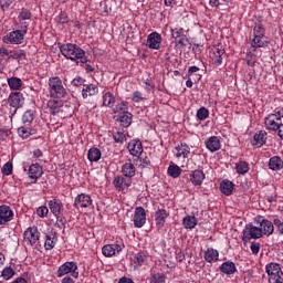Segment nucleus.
<instances>
[{"label":"nucleus","mask_w":283,"mask_h":283,"mask_svg":"<svg viewBox=\"0 0 283 283\" xmlns=\"http://www.w3.org/2000/svg\"><path fill=\"white\" fill-rule=\"evenodd\" d=\"M25 34H28V24L21 23V30L11 31L2 41L7 44L21 45L23 39H25Z\"/></svg>","instance_id":"nucleus-3"},{"label":"nucleus","mask_w":283,"mask_h":283,"mask_svg":"<svg viewBox=\"0 0 283 283\" xmlns=\"http://www.w3.org/2000/svg\"><path fill=\"white\" fill-rule=\"evenodd\" d=\"M163 43V35L158 32H153L147 36V46L149 50H158Z\"/></svg>","instance_id":"nucleus-13"},{"label":"nucleus","mask_w":283,"mask_h":283,"mask_svg":"<svg viewBox=\"0 0 283 283\" xmlns=\"http://www.w3.org/2000/svg\"><path fill=\"white\" fill-rule=\"evenodd\" d=\"M74 207L76 209H87L92 207V197L87 193H81L75 198Z\"/></svg>","instance_id":"nucleus-14"},{"label":"nucleus","mask_w":283,"mask_h":283,"mask_svg":"<svg viewBox=\"0 0 283 283\" xmlns=\"http://www.w3.org/2000/svg\"><path fill=\"white\" fill-rule=\"evenodd\" d=\"M253 138L255 143H266V140L271 142V137L266 130H259Z\"/></svg>","instance_id":"nucleus-38"},{"label":"nucleus","mask_w":283,"mask_h":283,"mask_svg":"<svg viewBox=\"0 0 283 283\" xmlns=\"http://www.w3.org/2000/svg\"><path fill=\"white\" fill-rule=\"evenodd\" d=\"M49 94L51 98H65L67 90L63 87V81L59 76L49 78Z\"/></svg>","instance_id":"nucleus-2"},{"label":"nucleus","mask_w":283,"mask_h":283,"mask_svg":"<svg viewBox=\"0 0 283 283\" xmlns=\"http://www.w3.org/2000/svg\"><path fill=\"white\" fill-rule=\"evenodd\" d=\"M273 224L277 227L279 232L283 235V221L276 218L273 220Z\"/></svg>","instance_id":"nucleus-62"},{"label":"nucleus","mask_w":283,"mask_h":283,"mask_svg":"<svg viewBox=\"0 0 283 283\" xmlns=\"http://www.w3.org/2000/svg\"><path fill=\"white\" fill-rule=\"evenodd\" d=\"M269 168L272 169V171H280V169H283L282 158L280 157L270 158Z\"/></svg>","instance_id":"nucleus-31"},{"label":"nucleus","mask_w":283,"mask_h":283,"mask_svg":"<svg viewBox=\"0 0 283 283\" xmlns=\"http://www.w3.org/2000/svg\"><path fill=\"white\" fill-rule=\"evenodd\" d=\"M10 90L19 91L23 87V81L20 77L12 76L7 80Z\"/></svg>","instance_id":"nucleus-28"},{"label":"nucleus","mask_w":283,"mask_h":283,"mask_svg":"<svg viewBox=\"0 0 283 283\" xmlns=\"http://www.w3.org/2000/svg\"><path fill=\"white\" fill-rule=\"evenodd\" d=\"M120 251H123L120 244H107L102 249V253L105 258H112V255H116V253H120Z\"/></svg>","instance_id":"nucleus-16"},{"label":"nucleus","mask_w":283,"mask_h":283,"mask_svg":"<svg viewBox=\"0 0 283 283\" xmlns=\"http://www.w3.org/2000/svg\"><path fill=\"white\" fill-rule=\"evenodd\" d=\"M264 39L263 35H254V39L252 40V48H264Z\"/></svg>","instance_id":"nucleus-49"},{"label":"nucleus","mask_w":283,"mask_h":283,"mask_svg":"<svg viewBox=\"0 0 283 283\" xmlns=\"http://www.w3.org/2000/svg\"><path fill=\"white\" fill-rule=\"evenodd\" d=\"M98 92V86L96 84H85L82 88L83 98H87L88 96H96Z\"/></svg>","instance_id":"nucleus-20"},{"label":"nucleus","mask_w":283,"mask_h":283,"mask_svg":"<svg viewBox=\"0 0 283 283\" xmlns=\"http://www.w3.org/2000/svg\"><path fill=\"white\" fill-rule=\"evenodd\" d=\"M28 174H29V178L34 180L33 182H36V180H39V178L43 176V168L39 164H32L29 167Z\"/></svg>","instance_id":"nucleus-18"},{"label":"nucleus","mask_w":283,"mask_h":283,"mask_svg":"<svg viewBox=\"0 0 283 283\" xmlns=\"http://www.w3.org/2000/svg\"><path fill=\"white\" fill-rule=\"evenodd\" d=\"M115 143H125L127 140V135L124 132L118 130L113 135Z\"/></svg>","instance_id":"nucleus-50"},{"label":"nucleus","mask_w":283,"mask_h":283,"mask_svg":"<svg viewBox=\"0 0 283 283\" xmlns=\"http://www.w3.org/2000/svg\"><path fill=\"white\" fill-rule=\"evenodd\" d=\"M20 21H30L32 19V12L30 10L22 8L21 12L19 13Z\"/></svg>","instance_id":"nucleus-45"},{"label":"nucleus","mask_w":283,"mask_h":283,"mask_svg":"<svg viewBox=\"0 0 283 283\" xmlns=\"http://www.w3.org/2000/svg\"><path fill=\"white\" fill-rule=\"evenodd\" d=\"M87 158L90 163H98L101 160V149L94 147L90 148Z\"/></svg>","instance_id":"nucleus-35"},{"label":"nucleus","mask_w":283,"mask_h":283,"mask_svg":"<svg viewBox=\"0 0 283 283\" xmlns=\"http://www.w3.org/2000/svg\"><path fill=\"white\" fill-rule=\"evenodd\" d=\"M250 249L254 255H258L260 253V243L252 242Z\"/></svg>","instance_id":"nucleus-63"},{"label":"nucleus","mask_w":283,"mask_h":283,"mask_svg":"<svg viewBox=\"0 0 283 283\" xmlns=\"http://www.w3.org/2000/svg\"><path fill=\"white\" fill-rule=\"evenodd\" d=\"M145 260H147V256L143 252H139L135 255L134 263L137 266H143V264H145Z\"/></svg>","instance_id":"nucleus-47"},{"label":"nucleus","mask_w":283,"mask_h":283,"mask_svg":"<svg viewBox=\"0 0 283 283\" xmlns=\"http://www.w3.org/2000/svg\"><path fill=\"white\" fill-rule=\"evenodd\" d=\"M176 45H180V48H187V43H189V39L187 35H181V38L175 39Z\"/></svg>","instance_id":"nucleus-55"},{"label":"nucleus","mask_w":283,"mask_h":283,"mask_svg":"<svg viewBox=\"0 0 283 283\" xmlns=\"http://www.w3.org/2000/svg\"><path fill=\"white\" fill-rule=\"evenodd\" d=\"M60 52L62 55H64L65 59H69L70 61H73V63H76V65H85L87 63V56H85V51L81 49L77 44L73 43H66L60 45Z\"/></svg>","instance_id":"nucleus-1"},{"label":"nucleus","mask_w":283,"mask_h":283,"mask_svg":"<svg viewBox=\"0 0 283 283\" xmlns=\"http://www.w3.org/2000/svg\"><path fill=\"white\" fill-rule=\"evenodd\" d=\"M39 229L36 228H29L24 232V240L33 247V244H36L39 242Z\"/></svg>","instance_id":"nucleus-15"},{"label":"nucleus","mask_w":283,"mask_h":283,"mask_svg":"<svg viewBox=\"0 0 283 283\" xmlns=\"http://www.w3.org/2000/svg\"><path fill=\"white\" fill-rule=\"evenodd\" d=\"M203 180H205V172L202 170H195L191 172L190 182H192L195 187L202 185Z\"/></svg>","instance_id":"nucleus-21"},{"label":"nucleus","mask_w":283,"mask_h":283,"mask_svg":"<svg viewBox=\"0 0 283 283\" xmlns=\"http://www.w3.org/2000/svg\"><path fill=\"white\" fill-rule=\"evenodd\" d=\"M8 59H13V61H23V59H28V53H25V50L23 49L11 50L9 51Z\"/></svg>","instance_id":"nucleus-22"},{"label":"nucleus","mask_w":283,"mask_h":283,"mask_svg":"<svg viewBox=\"0 0 283 283\" xmlns=\"http://www.w3.org/2000/svg\"><path fill=\"white\" fill-rule=\"evenodd\" d=\"M78 265L76 264V262L71 261V262H65L62 265H60L57 272H56V276L57 277H63V275H67L69 273H71L72 277H74V280L78 279Z\"/></svg>","instance_id":"nucleus-6"},{"label":"nucleus","mask_w":283,"mask_h":283,"mask_svg":"<svg viewBox=\"0 0 283 283\" xmlns=\"http://www.w3.org/2000/svg\"><path fill=\"white\" fill-rule=\"evenodd\" d=\"M62 106H63V102L59 99H51L48 103L49 112L52 116H56V114H59Z\"/></svg>","instance_id":"nucleus-23"},{"label":"nucleus","mask_w":283,"mask_h":283,"mask_svg":"<svg viewBox=\"0 0 283 283\" xmlns=\"http://www.w3.org/2000/svg\"><path fill=\"white\" fill-rule=\"evenodd\" d=\"M132 101H133L134 103H140V101H145V97H143V93H142V92L135 91V92L133 93Z\"/></svg>","instance_id":"nucleus-60"},{"label":"nucleus","mask_w":283,"mask_h":283,"mask_svg":"<svg viewBox=\"0 0 283 283\" xmlns=\"http://www.w3.org/2000/svg\"><path fill=\"white\" fill-rule=\"evenodd\" d=\"M12 140V132L0 129V143Z\"/></svg>","instance_id":"nucleus-43"},{"label":"nucleus","mask_w":283,"mask_h":283,"mask_svg":"<svg viewBox=\"0 0 283 283\" xmlns=\"http://www.w3.org/2000/svg\"><path fill=\"white\" fill-rule=\"evenodd\" d=\"M122 171L125 178H134V176H136V168L132 163L125 164L122 168Z\"/></svg>","instance_id":"nucleus-32"},{"label":"nucleus","mask_w":283,"mask_h":283,"mask_svg":"<svg viewBox=\"0 0 283 283\" xmlns=\"http://www.w3.org/2000/svg\"><path fill=\"white\" fill-rule=\"evenodd\" d=\"M247 65L253 67L258 61V57L254 53L248 52L245 55Z\"/></svg>","instance_id":"nucleus-44"},{"label":"nucleus","mask_w":283,"mask_h":283,"mask_svg":"<svg viewBox=\"0 0 283 283\" xmlns=\"http://www.w3.org/2000/svg\"><path fill=\"white\" fill-rule=\"evenodd\" d=\"M220 269H221V273H224V275H233V273L238 271V269L235 268V263L231 261H227L222 263Z\"/></svg>","instance_id":"nucleus-26"},{"label":"nucleus","mask_w":283,"mask_h":283,"mask_svg":"<svg viewBox=\"0 0 283 283\" xmlns=\"http://www.w3.org/2000/svg\"><path fill=\"white\" fill-rule=\"evenodd\" d=\"M255 224H260V229L262 230L263 235H273V231H275V227L273 222L268 219H264L263 216H256L254 218Z\"/></svg>","instance_id":"nucleus-8"},{"label":"nucleus","mask_w":283,"mask_h":283,"mask_svg":"<svg viewBox=\"0 0 283 283\" xmlns=\"http://www.w3.org/2000/svg\"><path fill=\"white\" fill-rule=\"evenodd\" d=\"M13 218L14 211H12V208H10V206H0V227L3 224H8V222L12 221Z\"/></svg>","instance_id":"nucleus-12"},{"label":"nucleus","mask_w":283,"mask_h":283,"mask_svg":"<svg viewBox=\"0 0 283 283\" xmlns=\"http://www.w3.org/2000/svg\"><path fill=\"white\" fill-rule=\"evenodd\" d=\"M218 256H219V253H218V250H214V249H208L205 253V260L206 262H218Z\"/></svg>","instance_id":"nucleus-36"},{"label":"nucleus","mask_w":283,"mask_h":283,"mask_svg":"<svg viewBox=\"0 0 283 283\" xmlns=\"http://www.w3.org/2000/svg\"><path fill=\"white\" fill-rule=\"evenodd\" d=\"M167 218H169V213L167 212V210L158 209L155 212L156 227H158V229H163V227H165Z\"/></svg>","instance_id":"nucleus-17"},{"label":"nucleus","mask_w":283,"mask_h":283,"mask_svg":"<svg viewBox=\"0 0 283 283\" xmlns=\"http://www.w3.org/2000/svg\"><path fill=\"white\" fill-rule=\"evenodd\" d=\"M2 174L4 176H10L12 174V163L8 161L3 165Z\"/></svg>","instance_id":"nucleus-57"},{"label":"nucleus","mask_w":283,"mask_h":283,"mask_svg":"<svg viewBox=\"0 0 283 283\" xmlns=\"http://www.w3.org/2000/svg\"><path fill=\"white\" fill-rule=\"evenodd\" d=\"M55 21L61 24L70 23V17H67V13L61 11L60 14L55 18Z\"/></svg>","instance_id":"nucleus-51"},{"label":"nucleus","mask_w":283,"mask_h":283,"mask_svg":"<svg viewBox=\"0 0 283 283\" xmlns=\"http://www.w3.org/2000/svg\"><path fill=\"white\" fill-rule=\"evenodd\" d=\"M114 103H116V99L112 93L107 92L103 95V105L105 107H114Z\"/></svg>","instance_id":"nucleus-39"},{"label":"nucleus","mask_w":283,"mask_h":283,"mask_svg":"<svg viewBox=\"0 0 283 283\" xmlns=\"http://www.w3.org/2000/svg\"><path fill=\"white\" fill-rule=\"evenodd\" d=\"M9 105L10 107L14 108V114H17V111L21 107H23V104L25 103V98L23 97V93L21 92H12L9 95Z\"/></svg>","instance_id":"nucleus-10"},{"label":"nucleus","mask_w":283,"mask_h":283,"mask_svg":"<svg viewBox=\"0 0 283 283\" xmlns=\"http://www.w3.org/2000/svg\"><path fill=\"white\" fill-rule=\"evenodd\" d=\"M175 151H176L177 158H180V157L187 158V156H189L191 151V148L189 147V145L181 143L175 148Z\"/></svg>","instance_id":"nucleus-25"},{"label":"nucleus","mask_w":283,"mask_h":283,"mask_svg":"<svg viewBox=\"0 0 283 283\" xmlns=\"http://www.w3.org/2000/svg\"><path fill=\"white\" fill-rule=\"evenodd\" d=\"M184 30L182 29H175L172 30V38L176 39H180L181 36H185V34H182Z\"/></svg>","instance_id":"nucleus-64"},{"label":"nucleus","mask_w":283,"mask_h":283,"mask_svg":"<svg viewBox=\"0 0 283 283\" xmlns=\"http://www.w3.org/2000/svg\"><path fill=\"white\" fill-rule=\"evenodd\" d=\"M185 229H196L198 224V219L195 216H187L182 220Z\"/></svg>","instance_id":"nucleus-34"},{"label":"nucleus","mask_w":283,"mask_h":283,"mask_svg":"<svg viewBox=\"0 0 283 283\" xmlns=\"http://www.w3.org/2000/svg\"><path fill=\"white\" fill-rule=\"evenodd\" d=\"M123 182H124L123 177H116L114 179L113 184H114L117 191H124Z\"/></svg>","instance_id":"nucleus-56"},{"label":"nucleus","mask_w":283,"mask_h":283,"mask_svg":"<svg viewBox=\"0 0 283 283\" xmlns=\"http://www.w3.org/2000/svg\"><path fill=\"white\" fill-rule=\"evenodd\" d=\"M114 114H118V116H120V114H129V112L127 111V104H125L124 102L117 104L115 106Z\"/></svg>","instance_id":"nucleus-42"},{"label":"nucleus","mask_w":283,"mask_h":283,"mask_svg":"<svg viewBox=\"0 0 283 283\" xmlns=\"http://www.w3.org/2000/svg\"><path fill=\"white\" fill-rule=\"evenodd\" d=\"M49 211L50 210L48 209V207L41 206L38 208L36 213L40 218H45L48 216Z\"/></svg>","instance_id":"nucleus-61"},{"label":"nucleus","mask_w":283,"mask_h":283,"mask_svg":"<svg viewBox=\"0 0 283 283\" xmlns=\"http://www.w3.org/2000/svg\"><path fill=\"white\" fill-rule=\"evenodd\" d=\"M133 222L134 227H136L137 229H142V227H145V222H147V212L145 211V208L137 207L135 209Z\"/></svg>","instance_id":"nucleus-11"},{"label":"nucleus","mask_w":283,"mask_h":283,"mask_svg":"<svg viewBox=\"0 0 283 283\" xmlns=\"http://www.w3.org/2000/svg\"><path fill=\"white\" fill-rule=\"evenodd\" d=\"M222 56H224V48L222 44H218L211 48L209 57L211 59L213 65H222Z\"/></svg>","instance_id":"nucleus-9"},{"label":"nucleus","mask_w":283,"mask_h":283,"mask_svg":"<svg viewBox=\"0 0 283 283\" xmlns=\"http://www.w3.org/2000/svg\"><path fill=\"white\" fill-rule=\"evenodd\" d=\"M233 182L230 180H223L220 185L221 192L224 193V196H231L233 193Z\"/></svg>","instance_id":"nucleus-33"},{"label":"nucleus","mask_w":283,"mask_h":283,"mask_svg":"<svg viewBox=\"0 0 283 283\" xmlns=\"http://www.w3.org/2000/svg\"><path fill=\"white\" fill-rule=\"evenodd\" d=\"M34 134H36V129L34 128H30V127H25V126H21L18 128V135L20 136V138H30V136H34Z\"/></svg>","instance_id":"nucleus-30"},{"label":"nucleus","mask_w":283,"mask_h":283,"mask_svg":"<svg viewBox=\"0 0 283 283\" xmlns=\"http://www.w3.org/2000/svg\"><path fill=\"white\" fill-rule=\"evenodd\" d=\"M132 113H120L117 120L119 122L120 127H129V125H132Z\"/></svg>","instance_id":"nucleus-29"},{"label":"nucleus","mask_w":283,"mask_h":283,"mask_svg":"<svg viewBox=\"0 0 283 283\" xmlns=\"http://www.w3.org/2000/svg\"><path fill=\"white\" fill-rule=\"evenodd\" d=\"M182 174V169L178 165H171L168 167V175L171 178H178Z\"/></svg>","instance_id":"nucleus-40"},{"label":"nucleus","mask_w":283,"mask_h":283,"mask_svg":"<svg viewBox=\"0 0 283 283\" xmlns=\"http://www.w3.org/2000/svg\"><path fill=\"white\" fill-rule=\"evenodd\" d=\"M206 147L211 153L219 151V149H222V145H220V143H206Z\"/></svg>","instance_id":"nucleus-54"},{"label":"nucleus","mask_w":283,"mask_h":283,"mask_svg":"<svg viewBox=\"0 0 283 283\" xmlns=\"http://www.w3.org/2000/svg\"><path fill=\"white\" fill-rule=\"evenodd\" d=\"M281 125L282 123L275 122V115H268V117H265L266 129H271L272 132H277Z\"/></svg>","instance_id":"nucleus-24"},{"label":"nucleus","mask_w":283,"mask_h":283,"mask_svg":"<svg viewBox=\"0 0 283 283\" xmlns=\"http://www.w3.org/2000/svg\"><path fill=\"white\" fill-rule=\"evenodd\" d=\"M127 149L132 156L137 158V164L139 167H145V165H149L147 159L143 160V143H128Z\"/></svg>","instance_id":"nucleus-5"},{"label":"nucleus","mask_w":283,"mask_h":283,"mask_svg":"<svg viewBox=\"0 0 283 283\" xmlns=\"http://www.w3.org/2000/svg\"><path fill=\"white\" fill-rule=\"evenodd\" d=\"M208 116H209V109H207V107H201L197 111V118L199 120H207Z\"/></svg>","instance_id":"nucleus-48"},{"label":"nucleus","mask_w":283,"mask_h":283,"mask_svg":"<svg viewBox=\"0 0 283 283\" xmlns=\"http://www.w3.org/2000/svg\"><path fill=\"white\" fill-rule=\"evenodd\" d=\"M49 209L55 216H61L63 213V202L59 199H53L49 201Z\"/></svg>","instance_id":"nucleus-19"},{"label":"nucleus","mask_w":283,"mask_h":283,"mask_svg":"<svg viewBox=\"0 0 283 283\" xmlns=\"http://www.w3.org/2000/svg\"><path fill=\"white\" fill-rule=\"evenodd\" d=\"M35 118H36V111L28 109L22 115V123L23 125H32Z\"/></svg>","instance_id":"nucleus-27"},{"label":"nucleus","mask_w":283,"mask_h":283,"mask_svg":"<svg viewBox=\"0 0 283 283\" xmlns=\"http://www.w3.org/2000/svg\"><path fill=\"white\" fill-rule=\"evenodd\" d=\"M12 6V0H0V8L3 12L10 10Z\"/></svg>","instance_id":"nucleus-58"},{"label":"nucleus","mask_w":283,"mask_h":283,"mask_svg":"<svg viewBox=\"0 0 283 283\" xmlns=\"http://www.w3.org/2000/svg\"><path fill=\"white\" fill-rule=\"evenodd\" d=\"M55 217H56L55 227H57V229L65 230V224H67V219H65V217H63L61 214L55 216Z\"/></svg>","instance_id":"nucleus-46"},{"label":"nucleus","mask_w":283,"mask_h":283,"mask_svg":"<svg viewBox=\"0 0 283 283\" xmlns=\"http://www.w3.org/2000/svg\"><path fill=\"white\" fill-rule=\"evenodd\" d=\"M55 244H56V235L46 234L45 242H44V247H45L46 251H52V249H54Z\"/></svg>","instance_id":"nucleus-37"},{"label":"nucleus","mask_w":283,"mask_h":283,"mask_svg":"<svg viewBox=\"0 0 283 283\" xmlns=\"http://www.w3.org/2000/svg\"><path fill=\"white\" fill-rule=\"evenodd\" d=\"M85 83L86 80L81 76H76L73 81H71V85H73V87H85Z\"/></svg>","instance_id":"nucleus-53"},{"label":"nucleus","mask_w":283,"mask_h":283,"mask_svg":"<svg viewBox=\"0 0 283 283\" xmlns=\"http://www.w3.org/2000/svg\"><path fill=\"white\" fill-rule=\"evenodd\" d=\"M262 238V230L260 227H255L252 223L245 226L243 230V242H249V240H258Z\"/></svg>","instance_id":"nucleus-7"},{"label":"nucleus","mask_w":283,"mask_h":283,"mask_svg":"<svg viewBox=\"0 0 283 283\" xmlns=\"http://www.w3.org/2000/svg\"><path fill=\"white\" fill-rule=\"evenodd\" d=\"M254 36H264V27L262 24H256L253 29Z\"/></svg>","instance_id":"nucleus-59"},{"label":"nucleus","mask_w":283,"mask_h":283,"mask_svg":"<svg viewBox=\"0 0 283 283\" xmlns=\"http://www.w3.org/2000/svg\"><path fill=\"white\" fill-rule=\"evenodd\" d=\"M237 174H248L249 171V164L247 161H239L235 164Z\"/></svg>","instance_id":"nucleus-41"},{"label":"nucleus","mask_w":283,"mask_h":283,"mask_svg":"<svg viewBox=\"0 0 283 283\" xmlns=\"http://www.w3.org/2000/svg\"><path fill=\"white\" fill-rule=\"evenodd\" d=\"M2 277L3 280H11V277H14V270L12 268H4L2 270Z\"/></svg>","instance_id":"nucleus-52"},{"label":"nucleus","mask_w":283,"mask_h":283,"mask_svg":"<svg viewBox=\"0 0 283 283\" xmlns=\"http://www.w3.org/2000/svg\"><path fill=\"white\" fill-rule=\"evenodd\" d=\"M265 271L269 275V283H283V272L280 264L270 263L266 265Z\"/></svg>","instance_id":"nucleus-4"}]
</instances>
